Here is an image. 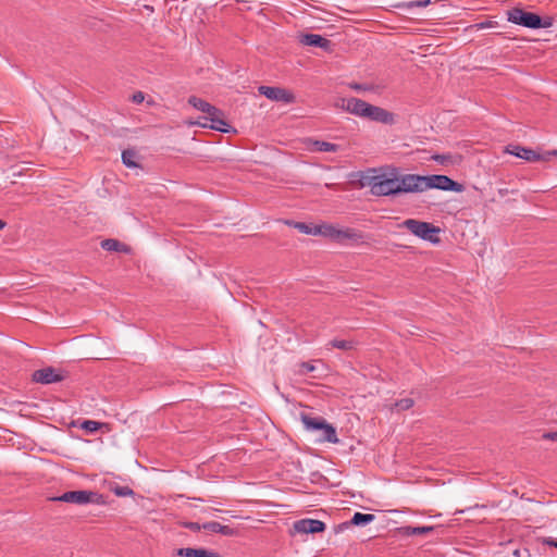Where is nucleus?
Wrapping results in <instances>:
<instances>
[{
  "instance_id": "nucleus-21",
  "label": "nucleus",
  "mask_w": 557,
  "mask_h": 557,
  "mask_svg": "<svg viewBox=\"0 0 557 557\" xmlns=\"http://www.w3.org/2000/svg\"><path fill=\"white\" fill-rule=\"evenodd\" d=\"M310 150L320 152H336L338 150V145L323 140H311Z\"/></svg>"
},
{
  "instance_id": "nucleus-12",
  "label": "nucleus",
  "mask_w": 557,
  "mask_h": 557,
  "mask_svg": "<svg viewBox=\"0 0 557 557\" xmlns=\"http://www.w3.org/2000/svg\"><path fill=\"white\" fill-rule=\"evenodd\" d=\"M341 108L359 117H364L369 103L358 98H348L341 100Z\"/></svg>"
},
{
  "instance_id": "nucleus-41",
  "label": "nucleus",
  "mask_w": 557,
  "mask_h": 557,
  "mask_svg": "<svg viewBox=\"0 0 557 557\" xmlns=\"http://www.w3.org/2000/svg\"><path fill=\"white\" fill-rule=\"evenodd\" d=\"M549 154H557V150H554L553 152H549Z\"/></svg>"
},
{
  "instance_id": "nucleus-36",
  "label": "nucleus",
  "mask_w": 557,
  "mask_h": 557,
  "mask_svg": "<svg viewBox=\"0 0 557 557\" xmlns=\"http://www.w3.org/2000/svg\"><path fill=\"white\" fill-rule=\"evenodd\" d=\"M186 527L191 531H200L202 529V524H199L198 522H189L186 524Z\"/></svg>"
},
{
  "instance_id": "nucleus-11",
  "label": "nucleus",
  "mask_w": 557,
  "mask_h": 557,
  "mask_svg": "<svg viewBox=\"0 0 557 557\" xmlns=\"http://www.w3.org/2000/svg\"><path fill=\"white\" fill-rule=\"evenodd\" d=\"M206 114L205 119L210 121V124L201 123V126L210 127L222 133L228 132L230 125L226 123L222 110L213 106V110L208 111Z\"/></svg>"
},
{
  "instance_id": "nucleus-27",
  "label": "nucleus",
  "mask_w": 557,
  "mask_h": 557,
  "mask_svg": "<svg viewBox=\"0 0 557 557\" xmlns=\"http://www.w3.org/2000/svg\"><path fill=\"white\" fill-rule=\"evenodd\" d=\"M414 401L412 398H403L394 404L392 410H396L398 412L410 409L413 406Z\"/></svg>"
},
{
  "instance_id": "nucleus-33",
  "label": "nucleus",
  "mask_w": 557,
  "mask_h": 557,
  "mask_svg": "<svg viewBox=\"0 0 557 557\" xmlns=\"http://www.w3.org/2000/svg\"><path fill=\"white\" fill-rule=\"evenodd\" d=\"M114 494L116 496H121V497H124V496H129V495H133V490L129 488L128 486H116L114 490H113Z\"/></svg>"
},
{
  "instance_id": "nucleus-31",
  "label": "nucleus",
  "mask_w": 557,
  "mask_h": 557,
  "mask_svg": "<svg viewBox=\"0 0 557 557\" xmlns=\"http://www.w3.org/2000/svg\"><path fill=\"white\" fill-rule=\"evenodd\" d=\"M431 3V0H417V1H409L407 3L404 4L405 8L407 9H412V8H424L426 5H429Z\"/></svg>"
},
{
  "instance_id": "nucleus-38",
  "label": "nucleus",
  "mask_w": 557,
  "mask_h": 557,
  "mask_svg": "<svg viewBox=\"0 0 557 557\" xmlns=\"http://www.w3.org/2000/svg\"><path fill=\"white\" fill-rule=\"evenodd\" d=\"M301 368H302V372H305V373L312 372L314 370V366H312L309 362H304L301 364Z\"/></svg>"
},
{
  "instance_id": "nucleus-40",
  "label": "nucleus",
  "mask_w": 557,
  "mask_h": 557,
  "mask_svg": "<svg viewBox=\"0 0 557 557\" xmlns=\"http://www.w3.org/2000/svg\"><path fill=\"white\" fill-rule=\"evenodd\" d=\"M5 226V222L3 220H0V230H2Z\"/></svg>"
},
{
  "instance_id": "nucleus-3",
  "label": "nucleus",
  "mask_w": 557,
  "mask_h": 557,
  "mask_svg": "<svg viewBox=\"0 0 557 557\" xmlns=\"http://www.w3.org/2000/svg\"><path fill=\"white\" fill-rule=\"evenodd\" d=\"M401 226L423 240L430 242L432 244H437L441 242L440 237L437 236L441 230L434 226L432 223L414 219H407L403 222Z\"/></svg>"
},
{
  "instance_id": "nucleus-5",
  "label": "nucleus",
  "mask_w": 557,
  "mask_h": 557,
  "mask_svg": "<svg viewBox=\"0 0 557 557\" xmlns=\"http://www.w3.org/2000/svg\"><path fill=\"white\" fill-rule=\"evenodd\" d=\"M100 495L92 491H69L60 496L53 497V502H63L76 505H86L91 503H99Z\"/></svg>"
},
{
  "instance_id": "nucleus-29",
  "label": "nucleus",
  "mask_w": 557,
  "mask_h": 557,
  "mask_svg": "<svg viewBox=\"0 0 557 557\" xmlns=\"http://www.w3.org/2000/svg\"><path fill=\"white\" fill-rule=\"evenodd\" d=\"M433 530V527H407L406 534L408 535H421L430 533Z\"/></svg>"
},
{
  "instance_id": "nucleus-35",
  "label": "nucleus",
  "mask_w": 557,
  "mask_h": 557,
  "mask_svg": "<svg viewBox=\"0 0 557 557\" xmlns=\"http://www.w3.org/2000/svg\"><path fill=\"white\" fill-rule=\"evenodd\" d=\"M145 100V95L141 91H137L133 95L132 101L134 103H141Z\"/></svg>"
},
{
  "instance_id": "nucleus-9",
  "label": "nucleus",
  "mask_w": 557,
  "mask_h": 557,
  "mask_svg": "<svg viewBox=\"0 0 557 557\" xmlns=\"http://www.w3.org/2000/svg\"><path fill=\"white\" fill-rule=\"evenodd\" d=\"M336 243L341 245H361L366 242L367 235L354 227L339 228L337 232Z\"/></svg>"
},
{
  "instance_id": "nucleus-37",
  "label": "nucleus",
  "mask_w": 557,
  "mask_h": 557,
  "mask_svg": "<svg viewBox=\"0 0 557 557\" xmlns=\"http://www.w3.org/2000/svg\"><path fill=\"white\" fill-rule=\"evenodd\" d=\"M543 438L557 442V432H547L543 434Z\"/></svg>"
},
{
  "instance_id": "nucleus-6",
  "label": "nucleus",
  "mask_w": 557,
  "mask_h": 557,
  "mask_svg": "<svg viewBox=\"0 0 557 557\" xmlns=\"http://www.w3.org/2000/svg\"><path fill=\"white\" fill-rule=\"evenodd\" d=\"M32 379L36 383L48 385L63 381L65 379V374L62 370H58L53 367H46L34 371Z\"/></svg>"
},
{
  "instance_id": "nucleus-39",
  "label": "nucleus",
  "mask_w": 557,
  "mask_h": 557,
  "mask_svg": "<svg viewBox=\"0 0 557 557\" xmlns=\"http://www.w3.org/2000/svg\"><path fill=\"white\" fill-rule=\"evenodd\" d=\"M544 543L547 544L548 546L557 548V539L549 537V539H546L544 541Z\"/></svg>"
},
{
  "instance_id": "nucleus-1",
  "label": "nucleus",
  "mask_w": 557,
  "mask_h": 557,
  "mask_svg": "<svg viewBox=\"0 0 557 557\" xmlns=\"http://www.w3.org/2000/svg\"><path fill=\"white\" fill-rule=\"evenodd\" d=\"M412 182V185H409V188L414 189V193H422L424 190L436 188L441 190H449L461 193L463 190V186L453 181L450 177L446 175H416L413 174V178L409 181Z\"/></svg>"
},
{
  "instance_id": "nucleus-22",
  "label": "nucleus",
  "mask_w": 557,
  "mask_h": 557,
  "mask_svg": "<svg viewBox=\"0 0 557 557\" xmlns=\"http://www.w3.org/2000/svg\"><path fill=\"white\" fill-rule=\"evenodd\" d=\"M101 247L107 251H116V252H128L129 251V248L125 244H123L116 239H112V238L102 240Z\"/></svg>"
},
{
  "instance_id": "nucleus-17",
  "label": "nucleus",
  "mask_w": 557,
  "mask_h": 557,
  "mask_svg": "<svg viewBox=\"0 0 557 557\" xmlns=\"http://www.w3.org/2000/svg\"><path fill=\"white\" fill-rule=\"evenodd\" d=\"M375 516L372 513H362V512H356L350 522H345L338 525V530H343L344 528H347L349 524L354 525H366L372 521H374Z\"/></svg>"
},
{
  "instance_id": "nucleus-15",
  "label": "nucleus",
  "mask_w": 557,
  "mask_h": 557,
  "mask_svg": "<svg viewBox=\"0 0 557 557\" xmlns=\"http://www.w3.org/2000/svg\"><path fill=\"white\" fill-rule=\"evenodd\" d=\"M202 529L212 533H220L225 536H233L236 530L230 525H223L216 521H209L202 524Z\"/></svg>"
},
{
  "instance_id": "nucleus-24",
  "label": "nucleus",
  "mask_w": 557,
  "mask_h": 557,
  "mask_svg": "<svg viewBox=\"0 0 557 557\" xmlns=\"http://www.w3.org/2000/svg\"><path fill=\"white\" fill-rule=\"evenodd\" d=\"M286 224L294 226L295 228H297L302 234L314 235L315 236L317 225H313L311 223L292 222V221H286Z\"/></svg>"
},
{
  "instance_id": "nucleus-18",
  "label": "nucleus",
  "mask_w": 557,
  "mask_h": 557,
  "mask_svg": "<svg viewBox=\"0 0 557 557\" xmlns=\"http://www.w3.org/2000/svg\"><path fill=\"white\" fill-rule=\"evenodd\" d=\"M301 421L308 431L319 432L326 422L323 418L310 417L308 414H301Z\"/></svg>"
},
{
  "instance_id": "nucleus-19",
  "label": "nucleus",
  "mask_w": 557,
  "mask_h": 557,
  "mask_svg": "<svg viewBox=\"0 0 557 557\" xmlns=\"http://www.w3.org/2000/svg\"><path fill=\"white\" fill-rule=\"evenodd\" d=\"M318 441L319 442H329V443H333V444L338 443V437H337L335 428L333 425H331L330 423L325 422L324 426L321 429V431H319Z\"/></svg>"
},
{
  "instance_id": "nucleus-2",
  "label": "nucleus",
  "mask_w": 557,
  "mask_h": 557,
  "mask_svg": "<svg viewBox=\"0 0 557 557\" xmlns=\"http://www.w3.org/2000/svg\"><path fill=\"white\" fill-rule=\"evenodd\" d=\"M413 178V174H406L400 178L375 177L371 184V193L374 196H391L400 193H414L409 188V181ZM413 183L410 182V185Z\"/></svg>"
},
{
  "instance_id": "nucleus-20",
  "label": "nucleus",
  "mask_w": 557,
  "mask_h": 557,
  "mask_svg": "<svg viewBox=\"0 0 557 557\" xmlns=\"http://www.w3.org/2000/svg\"><path fill=\"white\" fill-rule=\"evenodd\" d=\"M337 232H338L337 226H335L333 224H329V223H323V224L317 225L315 236H322V237L330 238L335 242L336 237H337V235H336Z\"/></svg>"
},
{
  "instance_id": "nucleus-28",
  "label": "nucleus",
  "mask_w": 557,
  "mask_h": 557,
  "mask_svg": "<svg viewBox=\"0 0 557 557\" xmlns=\"http://www.w3.org/2000/svg\"><path fill=\"white\" fill-rule=\"evenodd\" d=\"M102 423L94 420H85L82 422L81 428L89 433H95L101 428Z\"/></svg>"
},
{
  "instance_id": "nucleus-32",
  "label": "nucleus",
  "mask_w": 557,
  "mask_h": 557,
  "mask_svg": "<svg viewBox=\"0 0 557 557\" xmlns=\"http://www.w3.org/2000/svg\"><path fill=\"white\" fill-rule=\"evenodd\" d=\"M497 26V22L495 21H485L480 22L471 26V28H474L476 30L484 29V28H494Z\"/></svg>"
},
{
  "instance_id": "nucleus-23",
  "label": "nucleus",
  "mask_w": 557,
  "mask_h": 557,
  "mask_svg": "<svg viewBox=\"0 0 557 557\" xmlns=\"http://www.w3.org/2000/svg\"><path fill=\"white\" fill-rule=\"evenodd\" d=\"M357 342L352 339H338L334 338L326 344V347L337 348L341 350H351L357 346Z\"/></svg>"
},
{
  "instance_id": "nucleus-34",
  "label": "nucleus",
  "mask_w": 557,
  "mask_h": 557,
  "mask_svg": "<svg viewBox=\"0 0 557 557\" xmlns=\"http://www.w3.org/2000/svg\"><path fill=\"white\" fill-rule=\"evenodd\" d=\"M450 154H434L432 159L441 164H444L450 160Z\"/></svg>"
},
{
  "instance_id": "nucleus-25",
  "label": "nucleus",
  "mask_w": 557,
  "mask_h": 557,
  "mask_svg": "<svg viewBox=\"0 0 557 557\" xmlns=\"http://www.w3.org/2000/svg\"><path fill=\"white\" fill-rule=\"evenodd\" d=\"M188 103L190 106H193L195 109L203 112V113H207L208 111L210 110H213V106L210 104L209 102L196 97V96H191L189 97L188 99Z\"/></svg>"
},
{
  "instance_id": "nucleus-10",
  "label": "nucleus",
  "mask_w": 557,
  "mask_h": 557,
  "mask_svg": "<svg viewBox=\"0 0 557 557\" xmlns=\"http://www.w3.org/2000/svg\"><path fill=\"white\" fill-rule=\"evenodd\" d=\"M364 119H368L373 122H379L385 125H393L396 122V116L394 113L387 111L384 108L373 106L370 103Z\"/></svg>"
},
{
  "instance_id": "nucleus-7",
  "label": "nucleus",
  "mask_w": 557,
  "mask_h": 557,
  "mask_svg": "<svg viewBox=\"0 0 557 557\" xmlns=\"http://www.w3.org/2000/svg\"><path fill=\"white\" fill-rule=\"evenodd\" d=\"M326 525L323 521L317 519H300L293 523L290 534H314L325 530Z\"/></svg>"
},
{
  "instance_id": "nucleus-16",
  "label": "nucleus",
  "mask_w": 557,
  "mask_h": 557,
  "mask_svg": "<svg viewBox=\"0 0 557 557\" xmlns=\"http://www.w3.org/2000/svg\"><path fill=\"white\" fill-rule=\"evenodd\" d=\"M177 556L183 557H219L214 552L205 548L183 547L176 550Z\"/></svg>"
},
{
  "instance_id": "nucleus-4",
  "label": "nucleus",
  "mask_w": 557,
  "mask_h": 557,
  "mask_svg": "<svg viewBox=\"0 0 557 557\" xmlns=\"http://www.w3.org/2000/svg\"><path fill=\"white\" fill-rule=\"evenodd\" d=\"M507 20L513 24L521 25L531 29L546 28L550 26V23L543 22L540 15L532 12H527L519 8H513L507 11Z\"/></svg>"
},
{
  "instance_id": "nucleus-8",
  "label": "nucleus",
  "mask_w": 557,
  "mask_h": 557,
  "mask_svg": "<svg viewBox=\"0 0 557 557\" xmlns=\"http://www.w3.org/2000/svg\"><path fill=\"white\" fill-rule=\"evenodd\" d=\"M259 94L267 97L272 101L283 102V103H293L295 101V96L293 92L285 88L281 87H272V86H260L258 88Z\"/></svg>"
},
{
  "instance_id": "nucleus-26",
  "label": "nucleus",
  "mask_w": 557,
  "mask_h": 557,
  "mask_svg": "<svg viewBox=\"0 0 557 557\" xmlns=\"http://www.w3.org/2000/svg\"><path fill=\"white\" fill-rule=\"evenodd\" d=\"M137 154L133 150H124L122 152V161L127 168H137L138 163L136 162Z\"/></svg>"
},
{
  "instance_id": "nucleus-13",
  "label": "nucleus",
  "mask_w": 557,
  "mask_h": 557,
  "mask_svg": "<svg viewBox=\"0 0 557 557\" xmlns=\"http://www.w3.org/2000/svg\"><path fill=\"white\" fill-rule=\"evenodd\" d=\"M505 151L509 154L516 156L527 161L546 160L545 157L539 154L534 150L521 147L519 145H509L506 147Z\"/></svg>"
},
{
  "instance_id": "nucleus-30",
  "label": "nucleus",
  "mask_w": 557,
  "mask_h": 557,
  "mask_svg": "<svg viewBox=\"0 0 557 557\" xmlns=\"http://www.w3.org/2000/svg\"><path fill=\"white\" fill-rule=\"evenodd\" d=\"M349 87L356 91H376L377 87L373 84L350 83Z\"/></svg>"
},
{
  "instance_id": "nucleus-14",
  "label": "nucleus",
  "mask_w": 557,
  "mask_h": 557,
  "mask_svg": "<svg viewBox=\"0 0 557 557\" xmlns=\"http://www.w3.org/2000/svg\"><path fill=\"white\" fill-rule=\"evenodd\" d=\"M301 44L306 46L319 47L324 50H329L332 42L327 38L322 37L318 34H306L301 36Z\"/></svg>"
}]
</instances>
